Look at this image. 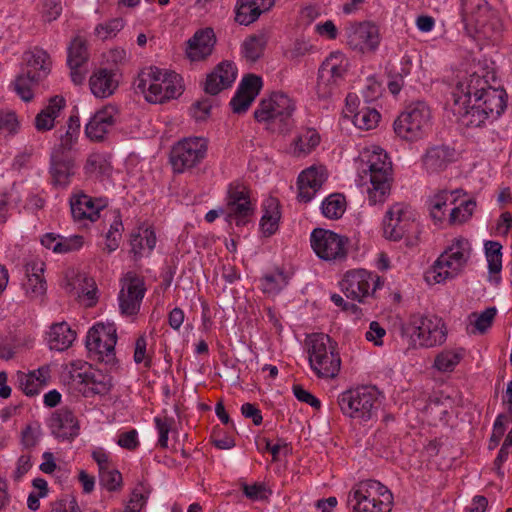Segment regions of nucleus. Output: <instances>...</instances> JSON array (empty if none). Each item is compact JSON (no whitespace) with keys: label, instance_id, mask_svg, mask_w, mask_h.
Returning a JSON list of instances; mask_svg holds the SVG:
<instances>
[{"label":"nucleus","instance_id":"obj_55","mask_svg":"<svg viewBox=\"0 0 512 512\" xmlns=\"http://www.w3.org/2000/svg\"><path fill=\"white\" fill-rule=\"evenodd\" d=\"M83 283L84 286L81 292L78 293V297L86 307H93L98 300L96 284L92 278L87 277L83 279Z\"/></svg>","mask_w":512,"mask_h":512},{"label":"nucleus","instance_id":"obj_4","mask_svg":"<svg viewBox=\"0 0 512 512\" xmlns=\"http://www.w3.org/2000/svg\"><path fill=\"white\" fill-rule=\"evenodd\" d=\"M401 335L409 338L414 348H431L446 341L447 330L442 319L436 315H412L401 327Z\"/></svg>","mask_w":512,"mask_h":512},{"label":"nucleus","instance_id":"obj_26","mask_svg":"<svg viewBox=\"0 0 512 512\" xmlns=\"http://www.w3.org/2000/svg\"><path fill=\"white\" fill-rule=\"evenodd\" d=\"M215 44L213 29H200L187 41L186 56L192 62L203 61L212 54Z\"/></svg>","mask_w":512,"mask_h":512},{"label":"nucleus","instance_id":"obj_16","mask_svg":"<svg viewBox=\"0 0 512 512\" xmlns=\"http://www.w3.org/2000/svg\"><path fill=\"white\" fill-rule=\"evenodd\" d=\"M488 87H490L488 81L476 73L471 74L467 80L459 82L452 92V103H448L453 114L464 119L469 114L472 97L474 103L478 102Z\"/></svg>","mask_w":512,"mask_h":512},{"label":"nucleus","instance_id":"obj_50","mask_svg":"<svg viewBox=\"0 0 512 512\" xmlns=\"http://www.w3.org/2000/svg\"><path fill=\"white\" fill-rule=\"evenodd\" d=\"M287 277L283 272L277 271L272 274H266L261 279V287L264 293L277 294L287 285Z\"/></svg>","mask_w":512,"mask_h":512},{"label":"nucleus","instance_id":"obj_30","mask_svg":"<svg viewBox=\"0 0 512 512\" xmlns=\"http://www.w3.org/2000/svg\"><path fill=\"white\" fill-rule=\"evenodd\" d=\"M276 0H237L235 20L241 25L255 22L261 14L269 11Z\"/></svg>","mask_w":512,"mask_h":512},{"label":"nucleus","instance_id":"obj_44","mask_svg":"<svg viewBox=\"0 0 512 512\" xmlns=\"http://www.w3.org/2000/svg\"><path fill=\"white\" fill-rule=\"evenodd\" d=\"M322 213L329 219H339L345 212L346 201L342 194H332L322 202Z\"/></svg>","mask_w":512,"mask_h":512},{"label":"nucleus","instance_id":"obj_33","mask_svg":"<svg viewBox=\"0 0 512 512\" xmlns=\"http://www.w3.org/2000/svg\"><path fill=\"white\" fill-rule=\"evenodd\" d=\"M92 94L100 99L111 96L118 87L116 74L106 68L95 70L89 78Z\"/></svg>","mask_w":512,"mask_h":512},{"label":"nucleus","instance_id":"obj_15","mask_svg":"<svg viewBox=\"0 0 512 512\" xmlns=\"http://www.w3.org/2000/svg\"><path fill=\"white\" fill-rule=\"evenodd\" d=\"M207 140L188 137L178 141L171 149L170 163L174 172L183 173L198 165L206 156Z\"/></svg>","mask_w":512,"mask_h":512},{"label":"nucleus","instance_id":"obj_27","mask_svg":"<svg viewBox=\"0 0 512 512\" xmlns=\"http://www.w3.org/2000/svg\"><path fill=\"white\" fill-rule=\"evenodd\" d=\"M327 175L323 167H310L302 171L298 177V200L309 202L326 181Z\"/></svg>","mask_w":512,"mask_h":512},{"label":"nucleus","instance_id":"obj_59","mask_svg":"<svg viewBox=\"0 0 512 512\" xmlns=\"http://www.w3.org/2000/svg\"><path fill=\"white\" fill-rule=\"evenodd\" d=\"M496 313V308L490 307L481 312L479 315L473 314V316H475L476 319L474 322L475 330L472 331V333H475L476 331L481 334L485 333L491 327L493 320L496 316Z\"/></svg>","mask_w":512,"mask_h":512},{"label":"nucleus","instance_id":"obj_63","mask_svg":"<svg viewBox=\"0 0 512 512\" xmlns=\"http://www.w3.org/2000/svg\"><path fill=\"white\" fill-rule=\"evenodd\" d=\"M62 12L60 0H45L43 7V18L47 22L56 20Z\"/></svg>","mask_w":512,"mask_h":512},{"label":"nucleus","instance_id":"obj_45","mask_svg":"<svg viewBox=\"0 0 512 512\" xmlns=\"http://www.w3.org/2000/svg\"><path fill=\"white\" fill-rule=\"evenodd\" d=\"M356 127L363 130H370L377 126L380 120V114L376 109L362 107L352 116Z\"/></svg>","mask_w":512,"mask_h":512},{"label":"nucleus","instance_id":"obj_3","mask_svg":"<svg viewBox=\"0 0 512 512\" xmlns=\"http://www.w3.org/2000/svg\"><path fill=\"white\" fill-rule=\"evenodd\" d=\"M392 504V493L376 480L358 483L347 497L351 512H391Z\"/></svg>","mask_w":512,"mask_h":512},{"label":"nucleus","instance_id":"obj_18","mask_svg":"<svg viewBox=\"0 0 512 512\" xmlns=\"http://www.w3.org/2000/svg\"><path fill=\"white\" fill-rule=\"evenodd\" d=\"M380 284V278L365 269H356L346 272L340 282L342 292L347 298L362 302L370 294L371 286L375 291Z\"/></svg>","mask_w":512,"mask_h":512},{"label":"nucleus","instance_id":"obj_41","mask_svg":"<svg viewBox=\"0 0 512 512\" xmlns=\"http://www.w3.org/2000/svg\"><path fill=\"white\" fill-rule=\"evenodd\" d=\"M80 134V119L78 115H71L67 121L65 134L60 136V143L52 152H58L67 155V153L76 144Z\"/></svg>","mask_w":512,"mask_h":512},{"label":"nucleus","instance_id":"obj_8","mask_svg":"<svg viewBox=\"0 0 512 512\" xmlns=\"http://www.w3.org/2000/svg\"><path fill=\"white\" fill-rule=\"evenodd\" d=\"M294 110V102L288 95L275 92L269 98L261 100L254 117L258 122L267 123L272 131L285 133L292 125L291 117Z\"/></svg>","mask_w":512,"mask_h":512},{"label":"nucleus","instance_id":"obj_2","mask_svg":"<svg viewBox=\"0 0 512 512\" xmlns=\"http://www.w3.org/2000/svg\"><path fill=\"white\" fill-rule=\"evenodd\" d=\"M306 345L312 371L319 378H335L341 369V358L337 343L327 334L316 333L307 339Z\"/></svg>","mask_w":512,"mask_h":512},{"label":"nucleus","instance_id":"obj_32","mask_svg":"<svg viewBox=\"0 0 512 512\" xmlns=\"http://www.w3.org/2000/svg\"><path fill=\"white\" fill-rule=\"evenodd\" d=\"M50 175L55 187H67L74 175V161L68 155L52 152Z\"/></svg>","mask_w":512,"mask_h":512},{"label":"nucleus","instance_id":"obj_22","mask_svg":"<svg viewBox=\"0 0 512 512\" xmlns=\"http://www.w3.org/2000/svg\"><path fill=\"white\" fill-rule=\"evenodd\" d=\"M106 206V199L93 198L83 192L75 193L70 198L71 214L75 221L95 222L100 217V211Z\"/></svg>","mask_w":512,"mask_h":512},{"label":"nucleus","instance_id":"obj_53","mask_svg":"<svg viewBox=\"0 0 512 512\" xmlns=\"http://www.w3.org/2000/svg\"><path fill=\"white\" fill-rule=\"evenodd\" d=\"M149 494V486L144 482H140L130 495V512H140L145 506Z\"/></svg>","mask_w":512,"mask_h":512},{"label":"nucleus","instance_id":"obj_60","mask_svg":"<svg viewBox=\"0 0 512 512\" xmlns=\"http://www.w3.org/2000/svg\"><path fill=\"white\" fill-rule=\"evenodd\" d=\"M134 361L137 364L144 363V367L151 366V357L147 354V340L144 335L137 338L134 349Z\"/></svg>","mask_w":512,"mask_h":512},{"label":"nucleus","instance_id":"obj_1","mask_svg":"<svg viewBox=\"0 0 512 512\" xmlns=\"http://www.w3.org/2000/svg\"><path fill=\"white\" fill-rule=\"evenodd\" d=\"M136 91L150 103H164L183 93L182 77L174 71L150 66L142 69L135 81Z\"/></svg>","mask_w":512,"mask_h":512},{"label":"nucleus","instance_id":"obj_62","mask_svg":"<svg viewBox=\"0 0 512 512\" xmlns=\"http://www.w3.org/2000/svg\"><path fill=\"white\" fill-rule=\"evenodd\" d=\"M51 512H81L74 497L66 496L51 504Z\"/></svg>","mask_w":512,"mask_h":512},{"label":"nucleus","instance_id":"obj_57","mask_svg":"<svg viewBox=\"0 0 512 512\" xmlns=\"http://www.w3.org/2000/svg\"><path fill=\"white\" fill-rule=\"evenodd\" d=\"M19 130V121L14 111L0 109V132L9 135L17 133Z\"/></svg>","mask_w":512,"mask_h":512},{"label":"nucleus","instance_id":"obj_49","mask_svg":"<svg viewBox=\"0 0 512 512\" xmlns=\"http://www.w3.org/2000/svg\"><path fill=\"white\" fill-rule=\"evenodd\" d=\"M460 192V190H455L452 192L444 190L440 191L439 193L431 197L429 200L431 217L435 221H441L444 216V212L442 211V209L446 206L449 197L455 194H459Z\"/></svg>","mask_w":512,"mask_h":512},{"label":"nucleus","instance_id":"obj_20","mask_svg":"<svg viewBox=\"0 0 512 512\" xmlns=\"http://www.w3.org/2000/svg\"><path fill=\"white\" fill-rule=\"evenodd\" d=\"M413 214L402 204H394L386 212L383 220L384 235L387 239L398 241L414 227Z\"/></svg>","mask_w":512,"mask_h":512},{"label":"nucleus","instance_id":"obj_13","mask_svg":"<svg viewBox=\"0 0 512 512\" xmlns=\"http://www.w3.org/2000/svg\"><path fill=\"white\" fill-rule=\"evenodd\" d=\"M310 244L324 261L341 262L347 258L349 239L331 230L315 228L310 235Z\"/></svg>","mask_w":512,"mask_h":512},{"label":"nucleus","instance_id":"obj_48","mask_svg":"<svg viewBox=\"0 0 512 512\" xmlns=\"http://www.w3.org/2000/svg\"><path fill=\"white\" fill-rule=\"evenodd\" d=\"M452 401L450 397L434 396L430 398L426 405V412L434 419H444L451 408Z\"/></svg>","mask_w":512,"mask_h":512},{"label":"nucleus","instance_id":"obj_40","mask_svg":"<svg viewBox=\"0 0 512 512\" xmlns=\"http://www.w3.org/2000/svg\"><path fill=\"white\" fill-rule=\"evenodd\" d=\"M264 214L260 221V229L265 236L273 235L279 227L281 217L278 200L268 198L263 204Z\"/></svg>","mask_w":512,"mask_h":512},{"label":"nucleus","instance_id":"obj_24","mask_svg":"<svg viewBox=\"0 0 512 512\" xmlns=\"http://www.w3.org/2000/svg\"><path fill=\"white\" fill-rule=\"evenodd\" d=\"M67 64L70 68L71 80L80 85L86 78V70L82 67L89 59L87 41L81 36H76L70 42L68 48Z\"/></svg>","mask_w":512,"mask_h":512},{"label":"nucleus","instance_id":"obj_39","mask_svg":"<svg viewBox=\"0 0 512 512\" xmlns=\"http://www.w3.org/2000/svg\"><path fill=\"white\" fill-rule=\"evenodd\" d=\"M76 334L66 322L53 324L49 331L48 342L51 349L63 351L71 346Z\"/></svg>","mask_w":512,"mask_h":512},{"label":"nucleus","instance_id":"obj_28","mask_svg":"<svg viewBox=\"0 0 512 512\" xmlns=\"http://www.w3.org/2000/svg\"><path fill=\"white\" fill-rule=\"evenodd\" d=\"M236 67L228 61L219 63L215 69L207 75L205 92L210 95H217L224 89L229 88L236 79Z\"/></svg>","mask_w":512,"mask_h":512},{"label":"nucleus","instance_id":"obj_38","mask_svg":"<svg viewBox=\"0 0 512 512\" xmlns=\"http://www.w3.org/2000/svg\"><path fill=\"white\" fill-rule=\"evenodd\" d=\"M65 106V100L61 96H54L50 99L49 105L44 108L35 118V127L38 131L51 130L54 127V121L58 117L61 109Z\"/></svg>","mask_w":512,"mask_h":512},{"label":"nucleus","instance_id":"obj_43","mask_svg":"<svg viewBox=\"0 0 512 512\" xmlns=\"http://www.w3.org/2000/svg\"><path fill=\"white\" fill-rule=\"evenodd\" d=\"M267 45V37L264 34L249 36L242 44L244 57L251 62L257 61Z\"/></svg>","mask_w":512,"mask_h":512},{"label":"nucleus","instance_id":"obj_51","mask_svg":"<svg viewBox=\"0 0 512 512\" xmlns=\"http://www.w3.org/2000/svg\"><path fill=\"white\" fill-rule=\"evenodd\" d=\"M476 207L474 200L462 201L458 206L454 207L449 216V223L452 225L462 224L466 222L473 214Z\"/></svg>","mask_w":512,"mask_h":512},{"label":"nucleus","instance_id":"obj_21","mask_svg":"<svg viewBox=\"0 0 512 512\" xmlns=\"http://www.w3.org/2000/svg\"><path fill=\"white\" fill-rule=\"evenodd\" d=\"M253 213L249 192L245 186L230 185L227 199L226 218L237 226L245 225Z\"/></svg>","mask_w":512,"mask_h":512},{"label":"nucleus","instance_id":"obj_54","mask_svg":"<svg viewBox=\"0 0 512 512\" xmlns=\"http://www.w3.org/2000/svg\"><path fill=\"white\" fill-rule=\"evenodd\" d=\"M107 168V160L104 154L93 152L87 157L84 170L86 174H103Z\"/></svg>","mask_w":512,"mask_h":512},{"label":"nucleus","instance_id":"obj_35","mask_svg":"<svg viewBox=\"0 0 512 512\" xmlns=\"http://www.w3.org/2000/svg\"><path fill=\"white\" fill-rule=\"evenodd\" d=\"M49 378L50 369L48 367H40L29 373L19 372L17 375L19 388L30 397L38 395L47 385Z\"/></svg>","mask_w":512,"mask_h":512},{"label":"nucleus","instance_id":"obj_6","mask_svg":"<svg viewBox=\"0 0 512 512\" xmlns=\"http://www.w3.org/2000/svg\"><path fill=\"white\" fill-rule=\"evenodd\" d=\"M471 255L468 240L464 238L454 239L437 258L431 270L427 273V280L431 278L435 283H443L461 274Z\"/></svg>","mask_w":512,"mask_h":512},{"label":"nucleus","instance_id":"obj_25","mask_svg":"<svg viewBox=\"0 0 512 512\" xmlns=\"http://www.w3.org/2000/svg\"><path fill=\"white\" fill-rule=\"evenodd\" d=\"M261 87V77L254 74L246 75L230 101L233 112L238 114L246 112L259 94Z\"/></svg>","mask_w":512,"mask_h":512},{"label":"nucleus","instance_id":"obj_47","mask_svg":"<svg viewBox=\"0 0 512 512\" xmlns=\"http://www.w3.org/2000/svg\"><path fill=\"white\" fill-rule=\"evenodd\" d=\"M502 245L496 241L485 243V255L490 274L498 275L502 270Z\"/></svg>","mask_w":512,"mask_h":512},{"label":"nucleus","instance_id":"obj_52","mask_svg":"<svg viewBox=\"0 0 512 512\" xmlns=\"http://www.w3.org/2000/svg\"><path fill=\"white\" fill-rule=\"evenodd\" d=\"M125 26V20L123 18H114L107 22L100 23L95 27V34L100 39H108L116 36Z\"/></svg>","mask_w":512,"mask_h":512},{"label":"nucleus","instance_id":"obj_29","mask_svg":"<svg viewBox=\"0 0 512 512\" xmlns=\"http://www.w3.org/2000/svg\"><path fill=\"white\" fill-rule=\"evenodd\" d=\"M52 433L60 439H73L79 434V423L73 412L62 408L50 419Z\"/></svg>","mask_w":512,"mask_h":512},{"label":"nucleus","instance_id":"obj_46","mask_svg":"<svg viewBox=\"0 0 512 512\" xmlns=\"http://www.w3.org/2000/svg\"><path fill=\"white\" fill-rule=\"evenodd\" d=\"M463 357L462 350H444L434 361V367L441 372H451Z\"/></svg>","mask_w":512,"mask_h":512},{"label":"nucleus","instance_id":"obj_64","mask_svg":"<svg viewBox=\"0 0 512 512\" xmlns=\"http://www.w3.org/2000/svg\"><path fill=\"white\" fill-rule=\"evenodd\" d=\"M31 455L29 453L22 454L16 463V468L12 473V478L15 481H20L22 477L31 469Z\"/></svg>","mask_w":512,"mask_h":512},{"label":"nucleus","instance_id":"obj_10","mask_svg":"<svg viewBox=\"0 0 512 512\" xmlns=\"http://www.w3.org/2000/svg\"><path fill=\"white\" fill-rule=\"evenodd\" d=\"M431 112L424 102L409 105L394 121V131L407 141L421 139L430 126Z\"/></svg>","mask_w":512,"mask_h":512},{"label":"nucleus","instance_id":"obj_5","mask_svg":"<svg viewBox=\"0 0 512 512\" xmlns=\"http://www.w3.org/2000/svg\"><path fill=\"white\" fill-rule=\"evenodd\" d=\"M49 54L40 48H34L23 55L22 72L14 81V90L19 97L28 102L33 98V88L51 71Z\"/></svg>","mask_w":512,"mask_h":512},{"label":"nucleus","instance_id":"obj_34","mask_svg":"<svg viewBox=\"0 0 512 512\" xmlns=\"http://www.w3.org/2000/svg\"><path fill=\"white\" fill-rule=\"evenodd\" d=\"M44 262L31 261L25 265L27 282L23 284L26 295L31 299L42 297L46 292L44 280Z\"/></svg>","mask_w":512,"mask_h":512},{"label":"nucleus","instance_id":"obj_23","mask_svg":"<svg viewBox=\"0 0 512 512\" xmlns=\"http://www.w3.org/2000/svg\"><path fill=\"white\" fill-rule=\"evenodd\" d=\"M456 151L447 144L429 146L421 157L422 168L428 174H438L455 161Z\"/></svg>","mask_w":512,"mask_h":512},{"label":"nucleus","instance_id":"obj_42","mask_svg":"<svg viewBox=\"0 0 512 512\" xmlns=\"http://www.w3.org/2000/svg\"><path fill=\"white\" fill-rule=\"evenodd\" d=\"M146 292L147 286L145 278L143 276L130 274V319L139 314Z\"/></svg>","mask_w":512,"mask_h":512},{"label":"nucleus","instance_id":"obj_17","mask_svg":"<svg viewBox=\"0 0 512 512\" xmlns=\"http://www.w3.org/2000/svg\"><path fill=\"white\" fill-rule=\"evenodd\" d=\"M348 70V59L340 52L331 53L319 68L318 93L322 97L332 94L333 88Z\"/></svg>","mask_w":512,"mask_h":512},{"label":"nucleus","instance_id":"obj_36","mask_svg":"<svg viewBox=\"0 0 512 512\" xmlns=\"http://www.w3.org/2000/svg\"><path fill=\"white\" fill-rule=\"evenodd\" d=\"M114 125V118L108 110L97 111L85 125V135L92 142H102L109 128Z\"/></svg>","mask_w":512,"mask_h":512},{"label":"nucleus","instance_id":"obj_31","mask_svg":"<svg viewBox=\"0 0 512 512\" xmlns=\"http://www.w3.org/2000/svg\"><path fill=\"white\" fill-rule=\"evenodd\" d=\"M156 245V235L151 225L141 223L130 235V252L136 258L149 256Z\"/></svg>","mask_w":512,"mask_h":512},{"label":"nucleus","instance_id":"obj_58","mask_svg":"<svg viewBox=\"0 0 512 512\" xmlns=\"http://www.w3.org/2000/svg\"><path fill=\"white\" fill-rule=\"evenodd\" d=\"M83 245V237L80 235H74L71 237H61L53 247L55 253H68L71 251L78 250Z\"/></svg>","mask_w":512,"mask_h":512},{"label":"nucleus","instance_id":"obj_12","mask_svg":"<svg viewBox=\"0 0 512 512\" xmlns=\"http://www.w3.org/2000/svg\"><path fill=\"white\" fill-rule=\"evenodd\" d=\"M116 342V328L113 324H95L90 328L86 337L89 358L93 361L113 364Z\"/></svg>","mask_w":512,"mask_h":512},{"label":"nucleus","instance_id":"obj_37","mask_svg":"<svg viewBox=\"0 0 512 512\" xmlns=\"http://www.w3.org/2000/svg\"><path fill=\"white\" fill-rule=\"evenodd\" d=\"M320 143V135L313 128H302L290 145V153L295 157L310 154Z\"/></svg>","mask_w":512,"mask_h":512},{"label":"nucleus","instance_id":"obj_19","mask_svg":"<svg viewBox=\"0 0 512 512\" xmlns=\"http://www.w3.org/2000/svg\"><path fill=\"white\" fill-rule=\"evenodd\" d=\"M345 35L349 47L362 53L376 50L380 43L379 28L371 22L349 24Z\"/></svg>","mask_w":512,"mask_h":512},{"label":"nucleus","instance_id":"obj_56","mask_svg":"<svg viewBox=\"0 0 512 512\" xmlns=\"http://www.w3.org/2000/svg\"><path fill=\"white\" fill-rule=\"evenodd\" d=\"M100 483L109 491L118 489L122 484V475L112 466L99 472Z\"/></svg>","mask_w":512,"mask_h":512},{"label":"nucleus","instance_id":"obj_7","mask_svg":"<svg viewBox=\"0 0 512 512\" xmlns=\"http://www.w3.org/2000/svg\"><path fill=\"white\" fill-rule=\"evenodd\" d=\"M367 167L370 176V186L367 188L369 203L382 204L391 191L392 164L388 155L381 148L375 147L368 155Z\"/></svg>","mask_w":512,"mask_h":512},{"label":"nucleus","instance_id":"obj_61","mask_svg":"<svg viewBox=\"0 0 512 512\" xmlns=\"http://www.w3.org/2000/svg\"><path fill=\"white\" fill-rule=\"evenodd\" d=\"M173 423L174 420L172 418H155L156 428L159 433L158 444L160 445L161 448H167L168 446V435L169 432L171 431Z\"/></svg>","mask_w":512,"mask_h":512},{"label":"nucleus","instance_id":"obj_14","mask_svg":"<svg viewBox=\"0 0 512 512\" xmlns=\"http://www.w3.org/2000/svg\"><path fill=\"white\" fill-rule=\"evenodd\" d=\"M506 97L505 90L488 87L481 100L471 105L463 121L468 126L478 127L488 118L497 119L506 108Z\"/></svg>","mask_w":512,"mask_h":512},{"label":"nucleus","instance_id":"obj_9","mask_svg":"<svg viewBox=\"0 0 512 512\" xmlns=\"http://www.w3.org/2000/svg\"><path fill=\"white\" fill-rule=\"evenodd\" d=\"M378 398L379 392L375 387L361 386L341 393L338 404L343 414L367 421L372 418L377 408Z\"/></svg>","mask_w":512,"mask_h":512},{"label":"nucleus","instance_id":"obj_11","mask_svg":"<svg viewBox=\"0 0 512 512\" xmlns=\"http://www.w3.org/2000/svg\"><path fill=\"white\" fill-rule=\"evenodd\" d=\"M69 371L74 388L84 397L104 395L111 388V378L87 362L74 361Z\"/></svg>","mask_w":512,"mask_h":512}]
</instances>
